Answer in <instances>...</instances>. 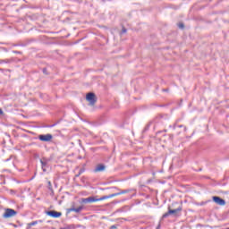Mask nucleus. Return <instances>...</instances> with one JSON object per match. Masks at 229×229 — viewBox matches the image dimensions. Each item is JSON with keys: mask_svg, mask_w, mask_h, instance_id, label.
<instances>
[{"mask_svg": "<svg viewBox=\"0 0 229 229\" xmlns=\"http://www.w3.org/2000/svg\"><path fill=\"white\" fill-rule=\"evenodd\" d=\"M114 195H108L98 198V196L89 197L86 199H81V203H96L98 201H105V199H110V198H114Z\"/></svg>", "mask_w": 229, "mask_h": 229, "instance_id": "obj_1", "label": "nucleus"}, {"mask_svg": "<svg viewBox=\"0 0 229 229\" xmlns=\"http://www.w3.org/2000/svg\"><path fill=\"white\" fill-rule=\"evenodd\" d=\"M83 210V207H79V208H72L69 209V212H76L77 214L81 212Z\"/></svg>", "mask_w": 229, "mask_h": 229, "instance_id": "obj_9", "label": "nucleus"}, {"mask_svg": "<svg viewBox=\"0 0 229 229\" xmlns=\"http://www.w3.org/2000/svg\"><path fill=\"white\" fill-rule=\"evenodd\" d=\"M87 101H89V105L94 106L96 105V102L98 101V98H96V94L94 93H88L86 96Z\"/></svg>", "mask_w": 229, "mask_h": 229, "instance_id": "obj_4", "label": "nucleus"}, {"mask_svg": "<svg viewBox=\"0 0 229 229\" xmlns=\"http://www.w3.org/2000/svg\"><path fill=\"white\" fill-rule=\"evenodd\" d=\"M182 210H183V208L181 206H179L176 209H171L170 208H168V212L165 213L163 215V219H165V217H169V216L174 215L176 216L177 214H179V212H182Z\"/></svg>", "mask_w": 229, "mask_h": 229, "instance_id": "obj_2", "label": "nucleus"}, {"mask_svg": "<svg viewBox=\"0 0 229 229\" xmlns=\"http://www.w3.org/2000/svg\"><path fill=\"white\" fill-rule=\"evenodd\" d=\"M179 28H183V23H180Z\"/></svg>", "mask_w": 229, "mask_h": 229, "instance_id": "obj_12", "label": "nucleus"}, {"mask_svg": "<svg viewBox=\"0 0 229 229\" xmlns=\"http://www.w3.org/2000/svg\"><path fill=\"white\" fill-rule=\"evenodd\" d=\"M122 31H123V33H126V29L123 28V29L122 30Z\"/></svg>", "mask_w": 229, "mask_h": 229, "instance_id": "obj_13", "label": "nucleus"}, {"mask_svg": "<svg viewBox=\"0 0 229 229\" xmlns=\"http://www.w3.org/2000/svg\"><path fill=\"white\" fill-rule=\"evenodd\" d=\"M106 166L105 165H98L97 167L95 168V173H101V171H105Z\"/></svg>", "mask_w": 229, "mask_h": 229, "instance_id": "obj_8", "label": "nucleus"}, {"mask_svg": "<svg viewBox=\"0 0 229 229\" xmlns=\"http://www.w3.org/2000/svg\"><path fill=\"white\" fill-rule=\"evenodd\" d=\"M14 216H17V211L12 208H6L3 215V217H4V219H8L10 217H14Z\"/></svg>", "mask_w": 229, "mask_h": 229, "instance_id": "obj_3", "label": "nucleus"}, {"mask_svg": "<svg viewBox=\"0 0 229 229\" xmlns=\"http://www.w3.org/2000/svg\"><path fill=\"white\" fill-rule=\"evenodd\" d=\"M128 192H130V191L125 190V191H121L119 193L111 194L110 196H114V198H115V196H121V194H126Z\"/></svg>", "mask_w": 229, "mask_h": 229, "instance_id": "obj_10", "label": "nucleus"}, {"mask_svg": "<svg viewBox=\"0 0 229 229\" xmlns=\"http://www.w3.org/2000/svg\"><path fill=\"white\" fill-rule=\"evenodd\" d=\"M226 229H229V227H228V228H226Z\"/></svg>", "mask_w": 229, "mask_h": 229, "instance_id": "obj_15", "label": "nucleus"}, {"mask_svg": "<svg viewBox=\"0 0 229 229\" xmlns=\"http://www.w3.org/2000/svg\"><path fill=\"white\" fill-rule=\"evenodd\" d=\"M4 112L3 109H0V115H3Z\"/></svg>", "mask_w": 229, "mask_h": 229, "instance_id": "obj_14", "label": "nucleus"}, {"mask_svg": "<svg viewBox=\"0 0 229 229\" xmlns=\"http://www.w3.org/2000/svg\"><path fill=\"white\" fill-rule=\"evenodd\" d=\"M47 216H49L50 217H54L55 219H56L58 217H62V212L51 210L47 212Z\"/></svg>", "mask_w": 229, "mask_h": 229, "instance_id": "obj_7", "label": "nucleus"}, {"mask_svg": "<svg viewBox=\"0 0 229 229\" xmlns=\"http://www.w3.org/2000/svg\"><path fill=\"white\" fill-rule=\"evenodd\" d=\"M212 200L214 203H216V205H219V207H225V205H226V201L217 196H213Z\"/></svg>", "mask_w": 229, "mask_h": 229, "instance_id": "obj_5", "label": "nucleus"}, {"mask_svg": "<svg viewBox=\"0 0 229 229\" xmlns=\"http://www.w3.org/2000/svg\"><path fill=\"white\" fill-rule=\"evenodd\" d=\"M41 142H51L53 140V135L51 134H41L38 136Z\"/></svg>", "mask_w": 229, "mask_h": 229, "instance_id": "obj_6", "label": "nucleus"}, {"mask_svg": "<svg viewBox=\"0 0 229 229\" xmlns=\"http://www.w3.org/2000/svg\"><path fill=\"white\" fill-rule=\"evenodd\" d=\"M36 225H38V221H34L32 223H29L27 225V228L26 229H31V226H35Z\"/></svg>", "mask_w": 229, "mask_h": 229, "instance_id": "obj_11", "label": "nucleus"}]
</instances>
